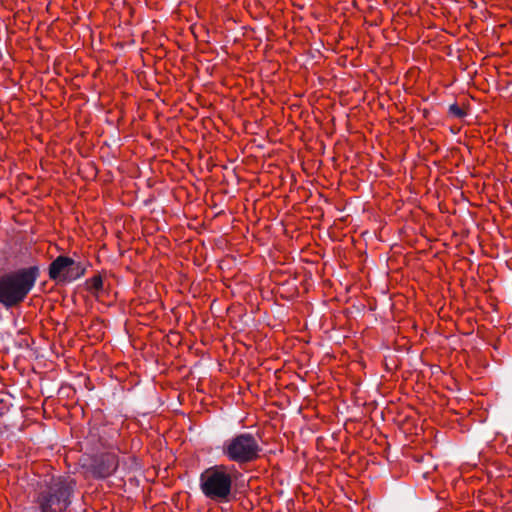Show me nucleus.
Returning <instances> with one entry per match:
<instances>
[{
  "mask_svg": "<svg viewBox=\"0 0 512 512\" xmlns=\"http://www.w3.org/2000/svg\"><path fill=\"white\" fill-rule=\"evenodd\" d=\"M232 475L225 465L206 469L200 475V488L203 494L216 502H228L232 493Z\"/></svg>",
  "mask_w": 512,
  "mask_h": 512,
  "instance_id": "7ed1b4c3",
  "label": "nucleus"
},
{
  "mask_svg": "<svg viewBox=\"0 0 512 512\" xmlns=\"http://www.w3.org/2000/svg\"><path fill=\"white\" fill-rule=\"evenodd\" d=\"M118 461L114 455L107 454L104 456L103 463L99 466V474L101 477H107L116 470Z\"/></svg>",
  "mask_w": 512,
  "mask_h": 512,
  "instance_id": "423d86ee",
  "label": "nucleus"
},
{
  "mask_svg": "<svg viewBox=\"0 0 512 512\" xmlns=\"http://www.w3.org/2000/svg\"><path fill=\"white\" fill-rule=\"evenodd\" d=\"M86 266L67 256H58L49 266V277L58 282H71L85 274Z\"/></svg>",
  "mask_w": 512,
  "mask_h": 512,
  "instance_id": "39448f33",
  "label": "nucleus"
},
{
  "mask_svg": "<svg viewBox=\"0 0 512 512\" xmlns=\"http://www.w3.org/2000/svg\"><path fill=\"white\" fill-rule=\"evenodd\" d=\"M449 111L453 116H455L457 118H462L466 115L465 110L463 108H461L460 106H458L457 104L451 105L449 108Z\"/></svg>",
  "mask_w": 512,
  "mask_h": 512,
  "instance_id": "6e6552de",
  "label": "nucleus"
},
{
  "mask_svg": "<svg viewBox=\"0 0 512 512\" xmlns=\"http://www.w3.org/2000/svg\"><path fill=\"white\" fill-rule=\"evenodd\" d=\"M74 489L72 480L61 477L52 478L44 486L36 497L41 512H64L70 505V496Z\"/></svg>",
  "mask_w": 512,
  "mask_h": 512,
  "instance_id": "f03ea898",
  "label": "nucleus"
},
{
  "mask_svg": "<svg viewBox=\"0 0 512 512\" xmlns=\"http://www.w3.org/2000/svg\"><path fill=\"white\" fill-rule=\"evenodd\" d=\"M39 274L36 266L0 276V303L10 308L20 304L33 288Z\"/></svg>",
  "mask_w": 512,
  "mask_h": 512,
  "instance_id": "f257e3e1",
  "label": "nucleus"
},
{
  "mask_svg": "<svg viewBox=\"0 0 512 512\" xmlns=\"http://www.w3.org/2000/svg\"><path fill=\"white\" fill-rule=\"evenodd\" d=\"M87 285L89 290L98 292L103 287L102 277L100 275L93 276L90 280L87 281Z\"/></svg>",
  "mask_w": 512,
  "mask_h": 512,
  "instance_id": "0eeeda50",
  "label": "nucleus"
},
{
  "mask_svg": "<svg viewBox=\"0 0 512 512\" xmlns=\"http://www.w3.org/2000/svg\"><path fill=\"white\" fill-rule=\"evenodd\" d=\"M260 452L261 447L257 439L249 433L237 435L223 446L224 455L240 464L255 461L259 458Z\"/></svg>",
  "mask_w": 512,
  "mask_h": 512,
  "instance_id": "20e7f679",
  "label": "nucleus"
}]
</instances>
